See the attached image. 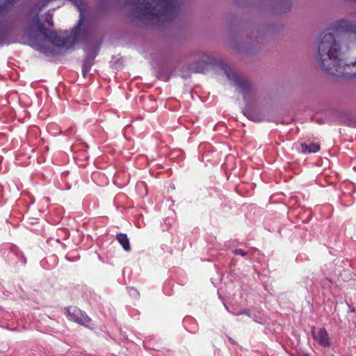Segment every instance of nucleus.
Masks as SVG:
<instances>
[{
	"mask_svg": "<svg viewBox=\"0 0 356 356\" xmlns=\"http://www.w3.org/2000/svg\"><path fill=\"white\" fill-rule=\"evenodd\" d=\"M312 335L315 341L323 346H329L330 345L328 334L324 328H320L316 332L314 329L312 330Z\"/></svg>",
	"mask_w": 356,
	"mask_h": 356,
	"instance_id": "423d86ee",
	"label": "nucleus"
},
{
	"mask_svg": "<svg viewBox=\"0 0 356 356\" xmlns=\"http://www.w3.org/2000/svg\"><path fill=\"white\" fill-rule=\"evenodd\" d=\"M74 40V38H72V40L70 41V44H72L73 43Z\"/></svg>",
	"mask_w": 356,
	"mask_h": 356,
	"instance_id": "ddd939ff",
	"label": "nucleus"
},
{
	"mask_svg": "<svg viewBox=\"0 0 356 356\" xmlns=\"http://www.w3.org/2000/svg\"><path fill=\"white\" fill-rule=\"evenodd\" d=\"M234 252L236 254H240L241 256H245L247 254V253L242 250H235Z\"/></svg>",
	"mask_w": 356,
	"mask_h": 356,
	"instance_id": "9d476101",
	"label": "nucleus"
},
{
	"mask_svg": "<svg viewBox=\"0 0 356 356\" xmlns=\"http://www.w3.org/2000/svg\"><path fill=\"white\" fill-rule=\"evenodd\" d=\"M176 0H144L138 3L136 17L144 19H170L176 11Z\"/></svg>",
	"mask_w": 356,
	"mask_h": 356,
	"instance_id": "f03ea898",
	"label": "nucleus"
},
{
	"mask_svg": "<svg viewBox=\"0 0 356 356\" xmlns=\"http://www.w3.org/2000/svg\"><path fill=\"white\" fill-rule=\"evenodd\" d=\"M244 114H245V115H247L248 118H250V119H251V120H254L251 117V115H248L245 113H244Z\"/></svg>",
	"mask_w": 356,
	"mask_h": 356,
	"instance_id": "f8f14e48",
	"label": "nucleus"
},
{
	"mask_svg": "<svg viewBox=\"0 0 356 356\" xmlns=\"http://www.w3.org/2000/svg\"><path fill=\"white\" fill-rule=\"evenodd\" d=\"M346 32L342 38L331 33L322 34L315 42L314 59L325 73L338 77L356 76V23L341 19L334 23Z\"/></svg>",
	"mask_w": 356,
	"mask_h": 356,
	"instance_id": "f257e3e1",
	"label": "nucleus"
},
{
	"mask_svg": "<svg viewBox=\"0 0 356 356\" xmlns=\"http://www.w3.org/2000/svg\"><path fill=\"white\" fill-rule=\"evenodd\" d=\"M117 240L121 244L124 250L129 251L131 249L129 241L125 234H119L117 235Z\"/></svg>",
	"mask_w": 356,
	"mask_h": 356,
	"instance_id": "0eeeda50",
	"label": "nucleus"
},
{
	"mask_svg": "<svg viewBox=\"0 0 356 356\" xmlns=\"http://www.w3.org/2000/svg\"><path fill=\"white\" fill-rule=\"evenodd\" d=\"M11 1H12V0H6V1H8V2H9V3H10Z\"/></svg>",
	"mask_w": 356,
	"mask_h": 356,
	"instance_id": "4468645a",
	"label": "nucleus"
},
{
	"mask_svg": "<svg viewBox=\"0 0 356 356\" xmlns=\"http://www.w3.org/2000/svg\"><path fill=\"white\" fill-rule=\"evenodd\" d=\"M302 152L303 153H315L320 149V146L316 143H312L309 145L302 144Z\"/></svg>",
	"mask_w": 356,
	"mask_h": 356,
	"instance_id": "6e6552de",
	"label": "nucleus"
},
{
	"mask_svg": "<svg viewBox=\"0 0 356 356\" xmlns=\"http://www.w3.org/2000/svg\"><path fill=\"white\" fill-rule=\"evenodd\" d=\"M159 78L161 80H163V81H168V77L166 76H162L161 75L160 76H159Z\"/></svg>",
	"mask_w": 356,
	"mask_h": 356,
	"instance_id": "9b49d317",
	"label": "nucleus"
},
{
	"mask_svg": "<svg viewBox=\"0 0 356 356\" xmlns=\"http://www.w3.org/2000/svg\"><path fill=\"white\" fill-rule=\"evenodd\" d=\"M92 65V58L85 59L83 63L82 72L85 76L86 74L90 71L91 66Z\"/></svg>",
	"mask_w": 356,
	"mask_h": 356,
	"instance_id": "1a4fd4ad",
	"label": "nucleus"
},
{
	"mask_svg": "<svg viewBox=\"0 0 356 356\" xmlns=\"http://www.w3.org/2000/svg\"><path fill=\"white\" fill-rule=\"evenodd\" d=\"M25 34L33 44L42 40L57 47L69 48L71 46L68 44L70 38L65 39L64 37L58 36L55 32L46 29L44 24L40 23L38 15L32 19L31 24L25 31Z\"/></svg>",
	"mask_w": 356,
	"mask_h": 356,
	"instance_id": "7ed1b4c3",
	"label": "nucleus"
},
{
	"mask_svg": "<svg viewBox=\"0 0 356 356\" xmlns=\"http://www.w3.org/2000/svg\"><path fill=\"white\" fill-rule=\"evenodd\" d=\"M227 78L234 81V86L239 92H243L249 87L248 83L238 76L231 69H225Z\"/></svg>",
	"mask_w": 356,
	"mask_h": 356,
	"instance_id": "39448f33",
	"label": "nucleus"
},
{
	"mask_svg": "<svg viewBox=\"0 0 356 356\" xmlns=\"http://www.w3.org/2000/svg\"><path fill=\"white\" fill-rule=\"evenodd\" d=\"M67 312L70 319L79 324L85 325L90 321V318L76 307H69Z\"/></svg>",
	"mask_w": 356,
	"mask_h": 356,
	"instance_id": "20e7f679",
	"label": "nucleus"
}]
</instances>
